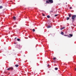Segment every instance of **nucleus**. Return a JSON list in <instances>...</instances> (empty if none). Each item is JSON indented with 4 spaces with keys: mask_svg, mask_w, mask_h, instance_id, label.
<instances>
[{
    "mask_svg": "<svg viewBox=\"0 0 76 76\" xmlns=\"http://www.w3.org/2000/svg\"><path fill=\"white\" fill-rule=\"evenodd\" d=\"M76 18V15H74L72 16L71 19L72 20V22H74V21H75V18Z\"/></svg>",
    "mask_w": 76,
    "mask_h": 76,
    "instance_id": "nucleus-1",
    "label": "nucleus"
},
{
    "mask_svg": "<svg viewBox=\"0 0 76 76\" xmlns=\"http://www.w3.org/2000/svg\"><path fill=\"white\" fill-rule=\"evenodd\" d=\"M20 39H19V38L17 39V40L18 41H20Z\"/></svg>",
    "mask_w": 76,
    "mask_h": 76,
    "instance_id": "nucleus-12",
    "label": "nucleus"
},
{
    "mask_svg": "<svg viewBox=\"0 0 76 76\" xmlns=\"http://www.w3.org/2000/svg\"><path fill=\"white\" fill-rule=\"evenodd\" d=\"M69 36H71V37H73V34H69Z\"/></svg>",
    "mask_w": 76,
    "mask_h": 76,
    "instance_id": "nucleus-11",
    "label": "nucleus"
},
{
    "mask_svg": "<svg viewBox=\"0 0 76 76\" xmlns=\"http://www.w3.org/2000/svg\"><path fill=\"white\" fill-rule=\"evenodd\" d=\"M15 66L16 67H18L19 66V65H18V64H16V65H15Z\"/></svg>",
    "mask_w": 76,
    "mask_h": 76,
    "instance_id": "nucleus-9",
    "label": "nucleus"
},
{
    "mask_svg": "<svg viewBox=\"0 0 76 76\" xmlns=\"http://www.w3.org/2000/svg\"><path fill=\"white\" fill-rule=\"evenodd\" d=\"M62 28H63V29H64V28H65V27H63Z\"/></svg>",
    "mask_w": 76,
    "mask_h": 76,
    "instance_id": "nucleus-22",
    "label": "nucleus"
},
{
    "mask_svg": "<svg viewBox=\"0 0 76 76\" xmlns=\"http://www.w3.org/2000/svg\"><path fill=\"white\" fill-rule=\"evenodd\" d=\"M72 15L71 14H69V18H70V17H71V16H72Z\"/></svg>",
    "mask_w": 76,
    "mask_h": 76,
    "instance_id": "nucleus-5",
    "label": "nucleus"
},
{
    "mask_svg": "<svg viewBox=\"0 0 76 76\" xmlns=\"http://www.w3.org/2000/svg\"><path fill=\"white\" fill-rule=\"evenodd\" d=\"M13 67H11L8 68L7 69V70H13Z\"/></svg>",
    "mask_w": 76,
    "mask_h": 76,
    "instance_id": "nucleus-3",
    "label": "nucleus"
},
{
    "mask_svg": "<svg viewBox=\"0 0 76 76\" xmlns=\"http://www.w3.org/2000/svg\"><path fill=\"white\" fill-rule=\"evenodd\" d=\"M15 44H16V43H15Z\"/></svg>",
    "mask_w": 76,
    "mask_h": 76,
    "instance_id": "nucleus-27",
    "label": "nucleus"
},
{
    "mask_svg": "<svg viewBox=\"0 0 76 76\" xmlns=\"http://www.w3.org/2000/svg\"><path fill=\"white\" fill-rule=\"evenodd\" d=\"M48 66H49L48 64Z\"/></svg>",
    "mask_w": 76,
    "mask_h": 76,
    "instance_id": "nucleus-26",
    "label": "nucleus"
},
{
    "mask_svg": "<svg viewBox=\"0 0 76 76\" xmlns=\"http://www.w3.org/2000/svg\"><path fill=\"white\" fill-rule=\"evenodd\" d=\"M51 26H48L47 27V28H51Z\"/></svg>",
    "mask_w": 76,
    "mask_h": 76,
    "instance_id": "nucleus-6",
    "label": "nucleus"
},
{
    "mask_svg": "<svg viewBox=\"0 0 76 76\" xmlns=\"http://www.w3.org/2000/svg\"><path fill=\"white\" fill-rule=\"evenodd\" d=\"M47 18H50V15H48L47 16Z\"/></svg>",
    "mask_w": 76,
    "mask_h": 76,
    "instance_id": "nucleus-10",
    "label": "nucleus"
},
{
    "mask_svg": "<svg viewBox=\"0 0 76 76\" xmlns=\"http://www.w3.org/2000/svg\"><path fill=\"white\" fill-rule=\"evenodd\" d=\"M57 59V58H56L54 57L53 58V60H55V59Z\"/></svg>",
    "mask_w": 76,
    "mask_h": 76,
    "instance_id": "nucleus-15",
    "label": "nucleus"
},
{
    "mask_svg": "<svg viewBox=\"0 0 76 76\" xmlns=\"http://www.w3.org/2000/svg\"><path fill=\"white\" fill-rule=\"evenodd\" d=\"M60 29H61V30H62V29H63V28H61Z\"/></svg>",
    "mask_w": 76,
    "mask_h": 76,
    "instance_id": "nucleus-21",
    "label": "nucleus"
},
{
    "mask_svg": "<svg viewBox=\"0 0 76 76\" xmlns=\"http://www.w3.org/2000/svg\"><path fill=\"white\" fill-rule=\"evenodd\" d=\"M61 35H64V33H63V32L61 31Z\"/></svg>",
    "mask_w": 76,
    "mask_h": 76,
    "instance_id": "nucleus-7",
    "label": "nucleus"
},
{
    "mask_svg": "<svg viewBox=\"0 0 76 76\" xmlns=\"http://www.w3.org/2000/svg\"><path fill=\"white\" fill-rule=\"evenodd\" d=\"M56 70H58V68H55V69Z\"/></svg>",
    "mask_w": 76,
    "mask_h": 76,
    "instance_id": "nucleus-13",
    "label": "nucleus"
},
{
    "mask_svg": "<svg viewBox=\"0 0 76 76\" xmlns=\"http://www.w3.org/2000/svg\"><path fill=\"white\" fill-rule=\"evenodd\" d=\"M33 32H35V29H33Z\"/></svg>",
    "mask_w": 76,
    "mask_h": 76,
    "instance_id": "nucleus-17",
    "label": "nucleus"
},
{
    "mask_svg": "<svg viewBox=\"0 0 76 76\" xmlns=\"http://www.w3.org/2000/svg\"><path fill=\"white\" fill-rule=\"evenodd\" d=\"M69 19H70V18H69V17H67L66 18V20H69Z\"/></svg>",
    "mask_w": 76,
    "mask_h": 76,
    "instance_id": "nucleus-8",
    "label": "nucleus"
},
{
    "mask_svg": "<svg viewBox=\"0 0 76 76\" xmlns=\"http://www.w3.org/2000/svg\"><path fill=\"white\" fill-rule=\"evenodd\" d=\"M13 19H14V20H16V17H13Z\"/></svg>",
    "mask_w": 76,
    "mask_h": 76,
    "instance_id": "nucleus-14",
    "label": "nucleus"
},
{
    "mask_svg": "<svg viewBox=\"0 0 76 76\" xmlns=\"http://www.w3.org/2000/svg\"><path fill=\"white\" fill-rule=\"evenodd\" d=\"M75 70H76V68H75Z\"/></svg>",
    "mask_w": 76,
    "mask_h": 76,
    "instance_id": "nucleus-24",
    "label": "nucleus"
},
{
    "mask_svg": "<svg viewBox=\"0 0 76 76\" xmlns=\"http://www.w3.org/2000/svg\"><path fill=\"white\" fill-rule=\"evenodd\" d=\"M42 15L43 16H45V14H44L42 13Z\"/></svg>",
    "mask_w": 76,
    "mask_h": 76,
    "instance_id": "nucleus-18",
    "label": "nucleus"
},
{
    "mask_svg": "<svg viewBox=\"0 0 76 76\" xmlns=\"http://www.w3.org/2000/svg\"><path fill=\"white\" fill-rule=\"evenodd\" d=\"M46 3H53V0H47L46 1Z\"/></svg>",
    "mask_w": 76,
    "mask_h": 76,
    "instance_id": "nucleus-2",
    "label": "nucleus"
},
{
    "mask_svg": "<svg viewBox=\"0 0 76 76\" xmlns=\"http://www.w3.org/2000/svg\"><path fill=\"white\" fill-rule=\"evenodd\" d=\"M58 16V15H55V17H56V16Z\"/></svg>",
    "mask_w": 76,
    "mask_h": 76,
    "instance_id": "nucleus-19",
    "label": "nucleus"
},
{
    "mask_svg": "<svg viewBox=\"0 0 76 76\" xmlns=\"http://www.w3.org/2000/svg\"><path fill=\"white\" fill-rule=\"evenodd\" d=\"M64 36H66V37H70V36L67 35H64Z\"/></svg>",
    "mask_w": 76,
    "mask_h": 76,
    "instance_id": "nucleus-4",
    "label": "nucleus"
},
{
    "mask_svg": "<svg viewBox=\"0 0 76 76\" xmlns=\"http://www.w3.org/2000/svg\"><path fill=\"white\" fill-rule=\"evenodd\" d=\"M69 9H72V7H70Z\"/></svg>",
    "mask_w": 76,
    "mask_h": 76,
    "instance_id": "nucleus-20",
    "label": "nucleus"
},
{
    "mask_svg": "<svg viewBox=\"0 0 76 76\" xmlns=\"http://www.w3.org/2000/svg\"><path fill=\"white\" fill-rule=\"evenodd\" d=\"M16 38H17V37H15V39H16Z\"/></svg>",
    "mask_w": 76,
    "mask_h": 76,
    "instance_id": "nucleus-23",
    "label": "nucleus"
},
{
    "mask_svg": "<svg viewBox=\"0 0 76 76\" xmlns=\"http://www.w3.org/2000/svg\"><path fill=\"white\" fill-rule=\"evenodd\" d=\"M66 4H67V3L66 2Z\"/></svg>",
    "mask_w": 76,
    "mask_h": 76,
    "instance_id": "nucleus-25",
    "label": "nucleus"
},
{
    "mask_svg": "<svg viewBox=\"0 0 76 76\" xmlns=\"http://www.w3.org/2000/svg\"><path fill=\"white\" fill-rule=\"evenodd\" d=\"M2 8H3V7H2V6H0V9H2Z\"/></svg>",
    "mask_w": 76,
    "mask_h": 76,
    "instance_id": "nucleus-16",
    "label": "nucleus"
}]
</instances>
